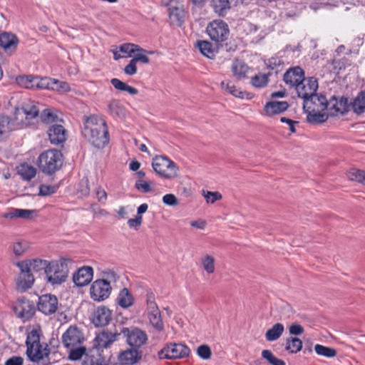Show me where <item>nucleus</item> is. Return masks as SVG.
<instances>
[{
	"label": "nucleus",
	"mask_w": 365,
	"mask_h": 365,
	"mask_svg": "<svg viewBox=\"0 0 365 365\" xmlns=\"http://www.w3.org/2000/svg\"><path fill=\"white\" fill-rule=\"evenodd\" d=\"M40 118L43 122L51 123L55 122L57 116L52 113L50 110L46 109L41 113Z\"/></svg>",
	"instance_id": "nucleus-60"
},
{
	"label": "nucleus",
	"mask_w": 365,
	"mask_h": 365,
	"mask_svg": "<svg viewBox=\"0 0 365 365\" xmlns=\"http://www.w3.org/2000/svg\"><path fill=\"white\" fill-rule=\"evenodd\" d=\"M262 357L270 365H286L285 362L282 359L277 358L269 349L262 350Z\"/></svg>",
	"instance_id": "nucleus-47"
},
{
	"label": "nucleus",
	"mask_w": 365,
	"mask_h": 365,
	"mask_svg": "<svg viewBox=\"0 0 365 365\" xmlns=\"http://www.w3.org/2000/svg\"><path fill=\"white\" fill-rule=\"evenodd\" d=\"M249 70L248 66L241 60H235L232 66V71L233 75L237 79H242L247 76Z\"/></svg>",
	"instance_id": "nucleus-34"
},
{
	"label": "nucleus",
	"mask_w": 365,
	"mask_h": 365,
	"mask_svg": "<svg viewBox=\"0 0 365 365\" xmlns=\"http://www.w3.org/2000/svg\"><path fill=\"white\" fill-rule=\"evenodd\" d=\"M111 289L110 284L107 280H96L90 287L91 297L94 301H103L109 297Z\"/></svg>",
	"instance_id": "nucleus-10"
},
{
	"label": "nucleus",
	"mask_w": 365,
	"mask_h": 365,
	"mask_svg": "<svg viewBox=\"0 0 365 365\" xmlns=\"http://www.w3.org/2000/svg\"><path fill=\"white\" fill-rule=\"evenodd\" d=\"M83 341L82 331L75 326H71L62 336L63 344L66 348L81 345Z\"/></svg>",
	"instance_id": "nucleus-15"
},
{
	"label": "nucleus",
	"mask_w": 365,
	"mask_h": 365,
	"mask_svg": "<svg viewBox=\"0 0 365 365\" xmlns=\"http://www.w3.org/2000/svg\"><path fill=\"white\" fill-rule=\"evenodd\" d=\"M16 266L20 269V274L16 279V287L21 292L30 289L34 282V277L27 267V264L19 262Z\"/></svg>",
	"instance_id": "nucleus-12"
},
{
	"label": "nucleus",
	"mask_w": 365,
	"mask_h": 365,
	"mask_svg": "<svg viewBox=\"0 0 365 365\" xmlns=\"http://www.w3.org/2000/svg\"><path fill=\"white\" fill-rule=\"evenodd\" d=\"M123 335L127 343L132 347L139 349L147 343L148 336L142 329L137 327L125 328L120 327L119 332L115 329V341L118 336Z\"/></svg>",
	"instance_id": "nucleus-6"
},
{
	"label": "nucleus",
	"mask_w": 365,
	"mask_h": 365,
	"mask_svg": "<svg viewBox=\"0 0 365 365\" xmlns=\"http://www.w3.org/2000/svg\"><path fill=\"white\" fill-rule=\"evenodd\" d=\"M349 106L347 98L332 96L327 102V111L329 116L344 115L348 112Z\"/></svg>",
	"instance_id": "nucleus-13"
},
{
	"label": "nucleus",
	"mask_w": 365,
	"mask_h": 365,
	"mask_svg": "<svg viewBox=\"0 0 365 365\" xmlns=\"http://www.w3.org/2000/svg\"><path fill=\"white\" fill-rule=\"evenodd\" d=\"M55 78H51L48 77L39 78L38 76L36 77V83L35 88H41V89H48L53 90V83Z\"/></svg>",
	"instance_id": "nucleus-46"
},
{
	"label": "nucleus",
	"mask_w": 365,
	"mask_h": 365,
	"mask_svg": "<svg viewBox=\"0 0 365 365\" xmlns=\"http://www.w3.org/2000/svg\"><path fill=\"white\" fill-rule=\"evenodd\" d=\"M110 356L103 355L101 359H96L94 356H86L82 365H110Z\"/></svg>",
	"instance_id": "nucleus-43"
},
{
	"label": "nucleus",
	"mask_w": 365,
	"mask_h": 365,
	"mask_svg": "<svg viewBox=\"0 0 365 365\" xmlns=\"http://www.w3.org/2000/svg\"><path fill=\"white\" fill-rule=\"evenodd\" d=\"M14 311L19 317L29 319L34 315L35 307L30 300L19 299L14 305Z\"/></svg>",
	"instance_id": "nucleus-16"
},
{
	"label": "nucleus",
	"mask_w": 365,
	"mask_h": 365,
	"mask_svg": "<svg viewBox=\"0 0 365 365\" xmlns=\"http://www.w3.org/2000/svg\"><path fill=\"white\" fill-rule=\"evenodd\" d=\"M37 211L35 210H24L18 208H11L7 213L3 215V217L14 219L16 217L23 219H31L36 216Z\"/></svg>",
	"instance_id": "nucleus-28"
},
{
	"label": "nucleus",
	"mask_w": 365,
	"mask_h": 365,
	"mask_svg": "<svg viewBox=\"0 0 365 365\" xmlns=\"http://www.w3.org/2000/svg\"><path fill=\"white\" fill-rule=\"evenodd\" d=\"M12 130L11 119L5 115H0V140Z\"/></svg>",
	"instance_id": "nucleus-44"
},
{
	"label": "nucleus",
	"mask_w": 365,
	"mask_h": 365,
	"mask_svg": "<svg viewBox=\"0 0 365 365\" xmlns=\"http://www.w3.org/2000/svg\"><path fill=\"white\" fill-rule=\"evenodd\" d=\"M197 355L202 359H209L211 357L212 351L209 346L200 345L197 350Z\"/></svg>",
	"instance_id": "nucleus-57"
},
{
	"label": "nucleus",
	"mask_w": 365,
	"mask_h": 365,
	"mask_svg": "<svg viewBox=\"0 0 365 365\" xmlns=\"http://www.w3.org/2000/svg\"><path fill=\"white\" fill-rule=\"evenodd\" d=\"M69 269L66 259L50 262L46 269V278L48 283L58 286L64 283L68 277Z\"/></svg>",
	"instance_id": "nucleus-2"
},
{
	"label": "nucleus",
	"mask_w": 365,
	"mask_h": 365,
	"mask_svg": "<svg viewBox=\"0 0 365 365\" xmlns=\"http://www.w3.org/2000/svg\"><path fill=\"white\" fill-rule=\"evenodd\" d=\"M115 89L122 91H126L129 94L132 96L137 95L138 93V89L135 88L130 86L128 85L127 83L115 78Z\"/></svg>",
	"instance_id": "nucleus-54"
},
{
	"label": "nucleus",
	"mask_w": 365,
	"mask_h": 365,
	"mask_svg": "<svg viewBox=\"0 0 365 365\" xmlns=\"http://www.w3.org/2000/svg\"><path fill=\"white\" fill-rule=\"evenodd\" d=\"M118 304L122 308L126 309L134 304V297L127 288H123L117 297Z\"/></svg>",
	"instance_id": "nucleus-32"
},
{
	"label": "nucleus",
	"mask_w": 365,
	"mask_h": 365,
	"mask_svg": "<svg viewBox=\"0 0 365 365\" xmlns=\"http://www.w3.org/2000/svg\"><path fill=\"white\" fill-rule=\"evenodd\" d=\"M153 51L143 49L138 45V48L135 49V53L133 54L131 58L136 64L140 63L142 64H148L150 63V58L148 54H153Z\"/></svg>",
	"instance_id": "nucleus-35"
},
{
	"label": "nucleus",
	"mask_w": 365,
	"mask_h": 365,
	"mask_svg": "<svg viewBox=\"0 0 365 365\" xmlns=\"http://www.w3.org/2000/svg\"><path fill=\"white\" fill-rule=\"evenodd\" d=\"M135 187L138 191L144 193H148L152 191V188L148 182L143 180H138L135 181Z\"/></svg>",
	"instance_id": "nucleus-56"
},
{
	"label": "nucleus",
	"mask_w": 365,
	"mask_h": 365,
	"mask_svg": "<svg viewBox=\"0 0 365 365\" xmlns=\"http://www.w3.org/2000/svg\"><path fill=\"white\" fill-rule=\"evenodd\" d=\"M137 64L132 60L123 68L124 73L128 76H133L137 73Z\"/></svg>",
	"instance_id": "nucleus-63"
},
{
	"label": "nucleus",
	"mask_w": 365,
	"mask_h": 365,
	"mask_svg": "<svg viewBox=\"0 0 365 365\" xmlns=\"http://www.w3.org/2000/svg\"><path fill=\"white\" fill-rule=\"evenodd\" d=\"M202 265L205 271L210 274L214 273L215 269V259L213 257L207 255L202 258Z\"/></svg>",
	"instance_id": "nucleus-51"
},
{
	"label": "nucleus",
	"mask_w": 365,
	"mask_h": 365,
	"mask_svg": "<svg viewBox=\"0 0 365 365\" xmlns=\"http://www.w3.org/2000/svg\"><path fill=\"white\" fill-rule=\"evenodd\" d=\"M138 45L130 43H124L115 48V60L123 58H130L135 53Z\"/></svg>",
	"instance_id": "nucleus-29"
},
{
	"label": "nucleus",
	"mask_w": 365,
	"mask_h": 365,
	"mask_svg": "<svg viewBox=\"0 0 365 365\" xmlns=\"http://www.w3.org/2000/svg\"><path fill=\"white\" fill-rule=\"evenodd\" d=\"M304 78V71L299 66L290 68L283 76L285 83L293 88H295Z\"/></svg>",
	"instance_id": "nucleus-18"
},
{
	"label": "nucleus",
	"mask_w": 365,
	"mask_h": 365,
	"mask_svg": "<svg viewBox=\"0 0 365 365\" xmlns=\"http://www.w3.org/2000/svg\"><path fill=\"white\" fill-rule=\"evenodd\" d=\"M289 108V103L287 101H270L266 103L264 108L265 115L271 116L279 114Z\"/></svg>",
	"instance_id": "nucleus-26"
},
{
	"label": "nucleus",
	"mask_w": 365,
	"mask_h": 365,
	"mask_svg": "<svg viewBox=\"0 0 365 365\" xmlns=\"http://www.w3.org/2000/svg\"><path fill=\"white\" fill-rule=\"evenodd\" d=\"M112 319V312L107 307H98L92 314V322L96 327H104Z\"/></svg>",
	"instance_id": "nucleus-17"
},
{
	"label": "nucleus",
	"mask_w": 365,
	"mask_h": 365,
	"mask_svg": "<svg viewBox=\"0 0 365 365\" xmlns=\"http://www.w3.org/2000/svg\"><path fill=\"white\" fill-rule=\"evenodd\" d=\"M57 187L47 185H41L39 187V195L47 196L56 192Z\"/></svg>",
	"instance_id": "nucleus-59"
},
{
	"label": "nucleus",
	"mask_w": 365,
	"mask_h": 365,
	"mask_svg": "<svg viewBox=\"0 0 365 365\" xmlns=\"http://www.w3.org/2000/svg\"><path fill=\"white\" fill-rule=\"evenodd\" d=\"M190 349L182 344H170L158 352L160 359H175L189 356Z\"/></svg>",
	"instance_id": "nucleus-8"
},
{
	"label": "nucleus",
	"mask_w": 365,
	"mask_h": 365,
	"mask_svg": "<svg viewBox=\"0 0 365 365\" xmlns=\"http://www.w3.org/2000/svg\"><path fill=\"white\" fill-rule=\"evenodd\" d=\"M196 47H197L200 51V53L207 57L208 58L212 59L215 56V50L212 47V45L210 42L207 41H199L196 43Z\"/></svg>",
	"instance_id": "nucleus-38"
},
{
	"label": "nucleus",
	"mask_w": 365,
	"mask_h": 365,
	"mask_svg": "<svg viewBox=\"0 0 365 365\" xmlns=\"http://www.w3.org/2000/svg\"><path fill=\"white\" fill-rule=\"evenodd\" d=\"M93 268L88 266L83 267L73 274V281L78 287L87 285L93 278Z\"/></svg>",
	"instance_id": "nucleus-21"
},
{
	"label": "nucleus",
	"mask_w": 365,
	"mask_h": 365,
	"mask_svg": "<svg viewBox=\"0 0 365 365\" xmlns=\"http://www.w3.org/2000/svg\"><path fill=\"white\" fill-rule=\"evenodd\" d=\"M310 102L306 103L307 109H304L307 114V120L311 123H322L325 122L329 116L328 112L325 113V110H319V108L314 109L311 107Z\"/></svg>",
	"instance_id": "nucleus-23"
},
{
	"label": "nucleus",
	"mask_w": 365,
	"mask_h": 365,
	"mask_svg": "<svg viewBox=\"0 0 365 365\" xmlns=\"http://www.w3.org/2000/svg\"><path fill=\"white\" fill-rule=\"evenodd\" d=\"M29 245L26 241H18L13 243L12 249L16 257L21 256L29 249Z\"/></svg>",
	"instance_id": "nucleus-53"
},
{
	"label": "nucleus",
	"mask_w": 365,
	"mask_h": 365,
	"mask_svg": "<svg viewBox=\"0 0 365 365\" xmlns=\"http://www.w3.org/2000/svg\"><path fill=\"white\" fill-rule=\"evenodd\" d=\"M36 77L33 76H20L16 78L17 83L26 88H35Z\"/></svg>",
	"instance_id": "nucleus-49"
},
{
	"label": "nucleus",
	"mask_w": 365,
	"mask_h": 365,
	"mask_svg": "<svg viewBox=\"0 0 365 365\" xmlns=\"http://www.w3.org/2000/svg\"><path fill=\"white\" fill-rule=\"evenodd\" d=\"M94 341L95 347L97 349L99 356L98 359H101L103 355L110 356V358L112 357L110 352L108 351V349L110 348L114 342V334L111 331L103 330L96 336Z\"/></svg>",
	"instance_id": "nucleus-9"
},
{
	"label": "nucleus",
	"mask_w": 365,
	"mask_h": 365,
	"mask_svg": "<svg viewBox=\"0 0 365 365\" xmlns=\"http://www.w3.org/2000/svg\"><path fill=\"white\" fill-rule=\"evenodd\" d=\"M210 38L216 43L227 40L230 29L228 25L222 20H214L210 22L206 29Z\"/></svg>",
	"instance_id": "nucleus-7"
},
{
	"label": "nucleus",
	"mask_w": 365,
	"mask_h": 365,
	"mask_svg": "<svg viewBox=\"0 0 365 365\" xmlns=\"http://www.w3.org/2000/svg\"><path fill=\"white\" fill-rule=\"evenodd\" d=\"M307 102H310L311 103L310 106L311 107L312 106V108H314V109H316V108H317L321 110H327L328 101L327 100V98L324 96H322V95L319 96L316 93L314 94L310 98H309L307 101H304V102L303 103L304 109H307V106H306Z\"/></svg>",
	"instance_id": "nucleus-31"
},
{
	"label": "nucleus",
	"mask_w": 365,
	"mask_h": 365,
	"mask_svg": "<svg viewBox=\"0 0 365 365\" xmlns=\"http://www.w3.org/2000/svg\"><path fill=\"white\" fill-rule=\"evenodd\" d=\"M220 87L222 89L225 90L226 92L235 97L240 98H245V93L237 88L230 81H222L220 83Z\"/></svg>",
	"instance_id": "nucleus-39"
},
{
	"label": "nucleus",
	"mask_w": 365,
	"mask_h": 365,
	"mask_svg": "<svg viewBox=\"0 0 365 365\" xmlns=\"http://www.w3.org/2000/svg\"><path fill=\"white\" fill-rule=\"evenodd\" d=\"M21 262H24L27 264V267L31 272H38L40 271L44 270V273L46 274V269L48 267L50 262L38 258L31 259H26L21 261Z\"/></svg>",
	"instance_id": "nucleus-30"
},
{
	"label": "nucleus",
	"mask_w": 365,
	"mask_h": 365,
	"mask_svg": "<svg viewBox=\"0 0 365 365\" xmlns=\"http://www.w3.org/2000/svg\"><path fill=\"white\" fill-rule=\"evenodd\" d=\"M19 39L11 33L4 32L0 34V46L7 53H13L17 48Z\"/></svg>",
	"instance_id": "nucleus-22"
},
{
	"label": "nucleus",
	"mask_w": 365,
	"mask_h": 365,
	"mask_svg": "<svg viewBox=\"0 0 365 365\" xmlns=\"http://www.w3.org/2000/svg\"><path fill=\"white\" fill-rule=\"evenodd\" d=\"M169 18L172 24L180 26L184 21L185 10L182 4L170 1L168 6Z\"/></svg>",
	"instance_id": "nucleus-19"
},
{
	"label": "nucleus",
	"mask_w": 365,
	"mask_h": 365,
	"mask_svg": "<svg viewBox=\"0 0 365 365\" xmlns=\"http://www.w3.org/2000/svg\"><path fill=\"white\" fill-rule=\"evenodd\" d=\"M347 178L365 185V171L356 168H351L347 173Z\"/></svg>",
	"instance_id": "nucleus-45"
},
{
	"label": "nucleus",
	"mask_w": 365,
	"mask_h": 365,
	"mask_svg": "<svg viewBox=\"0 0 365 365\" xmlns=\"http://www.w3.org/2000/svg\"><path fill=\"white\" fill-rule=\"evenodd\" d=\"M19 175L24 180H30L35 177L36 170L34 167L28 164H21L18 170Z\"/></svg>",
	"instance_id": "nucleus-42"
},
{
	"label": "nucleus",
	"mask_w": 365,
	"mask_h": 365,
	"mask_svg": "<svg viewBox=\"0 0 365 365\" xmlns=\"http://www.w3.org/2000/svg\"><path fill=\"white\" fill-rule=\"evenodd\" d=\"M54 82L53 86V91H56L61 93H66L70 91V86L68 83L65 81H60L58 80L54 79Z\"/></svg>",
	"instance_id": "nucleus-58"
},
{
	"label": "nucleus",
	"mask_w": 365,
	"mask_h": 365,
	"mask_svg": "<svg viewBox=\"0 0 365 365\" xmlns=\"http://www.w3.org/2000/svg\"><path fill=\"white\" fill-rule=\"evenodd\" d=\"M148 314L150 324L158 331H162L164 329V324L162 319L160 311L151 312Z\"/></svg>",
	"instance_id": "nucleus-40"
},
{
	"label": "nucleus",
	"mask_w": 365,
	"mask_h": 365,
	"mask_svg": "<svg viewBox=\"0 0 365 365\" xmlns=\"http://www.w3.org/2000/svg\"><path fill=\"white\" fill-rule=\"evenodd\" d=\"M235 1L237 3L239 0H211V6L215 13L220 16H225L231 8V4ZM242 1V0H240Z\"/></svg>",
	"instance_id": "nucleus-27"
},
{
	"label": "nucleus",
	"mask_w": 365,
	"mask_h": 365,
	"mask_svg": "<svg viewBox=\"0 0 365 365\" xmlns=\"http://www.w3.org/2000/svg\"><path fill=\"white\" fill-rule=\"evenodd\" d=\"M142 356V352L138 349H128L123 351L118 356V359L122 364L132 365L137 363Z\"/></svg>",
	"instance_id": "nucleus-25"
},
{
	"label": "nucleus",
	"mask_w": 365,
	"mask_h": 365,
	"mask_svg": "<svg viewBox=\"0 0 365 365\" xmlns=\"http://www.w3.org/2000/svg\"><path fill=\"white\" fill-rule=\"evenodd\" d=\"M284 331V325L281 323H277L267 331L265 338L268 341H276L282 335Z\"/></svg>",
	"instance_id": "nucleus-36"
},
{
	"label": "nucleus",
	"mask_w": 365,
	"mask_h": 365,
	"mask_svg": "<svg viewBox=\"0 0 365 365\" xmlns=\"http://www.w3.org/2000/svg\"><path fill=\"white\" fill-rule=\"evenodd\" d=\"M294 88L298 96L302 98L304 101L316 93L318 88V82L314 77H309L307 78L304 77V80L297 85Z\"/></svg>",
	"instance_id": "nucleus-11"
},
{
	"label": "nucleus",
	"mask_w": 365,
	"mask_h": 365,
	"mask_svg": "<svg viewBox=\"0 0 365 365\" xmlns=\"http://www.w3.org/2000/svg\"><path fill=\"white\" fill-rule=\"evenodd\" d=\"M314 350L318 355L328 358H332L336 355V351L335 349L327 347L321 344H316L314 346Z\"/></svg>",
	"instance_id": "nucleus-48"
},
{
	"label": "nucleus",
	"mask_w": 365,
	"mask_h": 365,
	"mask_svg": "<svg viewBox=\"0 0 365 365\" xmlns=\"http://www.w3.org/2000/svg\"><path fill=\"white\" fill-rule=\"evenodd\" d=\"M68 349H70L68 358L72 361H77L81 359L86 351V348L85 346L79 345Z\"/></svg>",
	"instance_id": "nucleus-50"
},
{
	"label": "nucleus",
	"mask_w": 365,
	"mask_h": 365,
	"mask_svg": "<svg viewBox=\"0 0 365 365\" xmlns=\"http://www.w3.org/2000/svg\"><path fill=\"white\" fill-rule=\"evenodd\" d=\"M78 192L83 197L88 195L90 192V187L88 178H83L81 180L78 187Z\"/></svg>",
	"instance_id": "nucleus-55"
},
{
	"label": "nucleus",
	"mask_w": 365,
	"mask_h": 365,
	"mask_svg": "<svg viewBox=\"0 0 365 365\" xmlns=\"http://www.w3.org/2000/svg\"><path fill=\"white\" fill-rule=\"evenodd\" d=\"M26 354L28 358L34 362H38L43 359L44 356H48V350L43 349L40 343V335L37 330L34 329L30 331L26 337Z\"/></svg>",
	"instance_id": "nucleus-4"
},
{
	"label": "nucleus",
	"mask_w": 365,
	"mask_h": 365,
	"mask_svg": "<svg viewBox=\"0 0 365 365\" xmlns=\"http://www.w3.org/2000/svg\"><path fill=\"white\" fill-rule=\"evenodd\" d=\"M205 198L207 202L214 203L215 201L222 199V195L219 192L207 191L204 195Z\"/></svg>",
	"instance_id": "nucleus-62"
},
{
	"label": "nucleus",
	"mask_w": 365,
	"mask_h": 365,
	"mask_svg": "<svg viewBox=\"0 0 365 365\" xmlns=\"http://www.w3.org/2000/svg\"><path fill=\"white\" fill-rule=\"evenodd\" d=\"M58 307V298L51 294H43L38 298V309L45 315L54 314Z\"/></svg>",
	"instance_id": "nucleus-14"
},
{
	"label": "nucleus",
	"mask_w": 365,
	"mask_h": 365,
	"mask_svg": "<svg viewBox=\"0 0 365 365\" xmlns=\"http://www.w3.org/2000/svg\"><path fill=\"white\" fill-rule=\"evenodd\" d=\"M66 132L63 126L58 124L50 126L47 130L51 143L55 145H58L66 140Z\"/></svg>",
	"instance_id": "nucleus-24"
},
{
	"label": "nucleus",
	"mask_w": 365,
	"mask_h": 365,
	"mask_svg": "<svg viewBox=\"0 0 365 365\" xmlns=\"http://www.w3.org/2000/svg\"><path fill=\"white\" fill-rule=\"evenodd\" d=\"M82 135L94 147L101 148L109 142L108 128L105 119L98 115L84 116Z\"/></svg>",
	"instance_id": "nucleus-1"
},
{
	"label": "nucleus",
	"mask_w": 365,
	"mask_h": 365,
	"mask_svg": "<svg viewBox=\"0 0 365 365\" xmlns=\"http://www.w3.org/2000/svg\"><path fill=\"white\" fill-rule=\"evenodd\" d=\"M152 167L158 175L165 179H173L178 175L175 163L165 155H157L152 160Z\"/></svg>",
	"instance_id": "nucleus-5"
},
{
	"label": "nucleus",
	"mask_w": 365,
	"mask_h": 365,
	"mask_svg": "<svg viewBox=\"0 0 365 365\" xmlns=\"http://www.w3.org/2000/svg\"><path fill=\"white\" fill-rule=\"evenodd\" d=\"M39 110L36 103L29 100L24 102L20 108H16V115L19 118V115L25 116L26 120H32L38 115Z\"/></svg>",
	"instance_id": "nucleus-20"
},
{
	"label": "nucleus",
	"mask_w": 365,
	"mask_h": 365,
	"mask_svg": "<svg viewBox=\"0 0 365 365\" xmlns=\"http://www.w3.org/2000/svg\"><path fill=\"white\" fill-rule=\"evenodd\" d=\"M163 202L169 206H175L178 204V200L173 194H166L163 197Z\"/></svg>",
	"instance_id": "nucleus-64"
},
{
	"label": "nucleus",
	"mask_w": 365,
	"mask_h": 365,
	"mask_svg": "<svg viewBox=\"0 0 365 365\" xmlns=\"http://www.w3.org/2000/svg\"><path fill=\"white\" fill-rule=\"evenodd\" d=\"M63 163V155L61 151L52 149L42 153L38 157V167L46 174H52L58 170Z\"/></svg>",
	"instance_id": "nucleus-3"
},
{
	"label": "nucleus",
	"mask_w": 365,
	"mask_h": 365,
	"mask_svg": "<svg viewBox=\"0 0 365 365\" xmlns=\"http://www.w3.org/2000/svg\"><path fill=\"white\" fill-rule=\"evenodd\" d=\"M147 314L160 311L155 301V294L151 291H148L146 294Z\"/></svg>",
	"instance_id": "nucleus-52"
},
{
	"label": "nucleus",
	"mask_w": 365,
	"mask_h": 365,
	"mask_svg": "<svg viewBox=\"0 0 365 365\" xmlns=\"http://www.w3.org/2000/svg\"><path fill=\"white\" fill-rule=\"evenodd\" d=\"M303 346L302 341L297 336H289L285 339V350L289 354H297L299 352Z\"/></svg>",
	"instance_id": "nucleus-33"
},
{
	"label": "nucleus",
	"mask_w": 365,
	"mask_h": 365,
	"mask_svg": "<svg viewBox=\"0 0 365 365\" xmlns=\"http://www.w3.org/2000/svg\"><path fill=\"white\" fill-rule=\"evenodd\" d=\"M271 76L270 73H259L251 78L252 85L257 88H261L267 86L269 83V78Z\"/></svg>",
	"instance_id": "nucleus-41"
},
{
	"label": "nucleus",
	"mask_w": 365,
	"mask_h": 365,
	"mask_svg": "<svg viewBox=\"0 0 365 365\" xmlns=\"http://www.w3.org/2000/svg\"><path fill=\"white\" fill-rule=\"evenodd\" d=\"M289 334L292 336H299L304 333V328L301 324L293 323L289 328Z\"/></svg>",
	"instance_id": "nucleus-61"
},
{
	"label": "nucleus",
	"mask_w": 365,
	"mask_h": 365,
	"mask_svg": "<svg viewBox=\"0 0 365 365\" xmlns=\"http://www.w3.org/2000/svg\"><path fill=\"white\" fill-rule=\"evenodd\" d=\"M350 106L356 114L363 113L365 111V91H361Z\"/></svg>",
	"instance_id": "nucleus-37"
}]
</instances>
